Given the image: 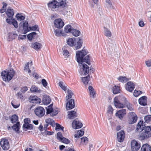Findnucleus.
Here are the masks:
<instances>
[{"label": "nucleus", "mask_w": 151, "mask_h": 151, "mask_svg": "<svg viewBox=\"0 0 151 151\" xmlns=\"http://www.w3.org/2000/svg\"><path fill=\"white\" fill-rule=\"evenodd\" d=\"M31 46L36 50H40L42 47V46L41 43L36 42L32 43L31 45Z\"/></svg>", "instance_id": "a211bd4d"}, {"label": "nucleus", "mask_w": 151, "mask_h": 151, "mask_svg": "<svg viewBox=\"0 0 151 151\" xmlns=\"http://www.w3.org/2000/svg\"><path fill=\"white\" fill-rule=\"evenodd\" d=\"M30 91L32 93H40L41 91L40 89H38V88L35 86H32L30 89Z\"/></svg>", "instance_id": "c756f323"}, {"label": "nucleus", "mask_w": 151, "mask_h": 151, "mask_svg": "<svg viewBox=\"0 0 151 151\" xmlns=\"http://www.w3.org/2000/svg\"><path fill=\"white\" fill-rule=\"evenodd\" d=\"M59 112V111L58 109H54V110L53 109V111L51 114V116H55L58 114Z\"/></svg>", "instance_id": "c03bdc74"}, {"label": "nucleus", "mask_w": 151, "mask_h": 151, "mask_svg": "<svg viewBox=\"0 0 151 151\" xmlns=\"http://www.w3.org/2000/svg\"><path fill=\"white\" fill-rule=\"evenodd\" d=\"M126 114V109H122L118 111L116 113V116L118 117L119 119H122Z\"/></svg>", "instance_id": "f3484780"}, {"label": "nucleus", "mask_w": 151, "mask_h": 151, "mask_svg": "<svg viewBox=\"0 0 151 151\" xmlns=\"http://www.w3.org/2000/svg\"><path fill=\"white\" fill-rule=\"evenodd\" d=\"M82 143L86 145L88 142V138L86 137H82L81 138Z\"/></svg>", "instance_id": "a18cd8bd"}, {"label": "nucleus", "mask_w": 151, "mask_h": 151, "mask_svg": "<svg viewBox=\"0 0 151 151\" xmlns=\"http://www.w3.org/2000/svg\"><path fill=\"white\" fill-rule=\"evenodd\" d=\"M16 17L18 20L20 21L23 20L25 19V17L24 16L19 14H17L16 15Z\"/></svg>", "instance_id": "37998d69"}, {"label": "nucleus", "mask_w": 151, "mask_h": 151, "mask_svg": "<svg viewBox=\"0 0 151 151\" xmlns=\"http://www.w3.org/2000/svg\"><path fill=\"white\" fill-rule=\"evenodd\" d=\"M72 27L70 25H68L64 27V31L66 33H69L71 32Z\"/></svg>", "instance_id": "58836bf2"}, {"label": "nucleus", "mask_w": 151, "mask_h": 151, "mask_svg": "<svg viewBox=\"0 0 151 151\" xmlns=\"http://www.w3.org/2000/svg\"><path fill=\"white\" fill-rule=\"evenodd\" d=\"M29 101L32 103L39 104L41 102V99L37 96H30L29 98Z\"/></svg>", "instance_id": "ddd939ff"}, {"label": "nucleus", "mask_w": 151, "mask_h": 151, "mask_svg": "<svg viewBox=\"0 0 151 151\" xmlns=\"http://www.w3.org/2000/svg\"><path fill=\"white\" fill-rule=\"evenodd\" d=\"M12 24L16 28H17L18 27V25L17 23V22L14 19H12Z\"/></svg>", "instance_id": "6e6d98bb"}, {"label": "nucleus", "mask_w": 151, "mask_h": 151, "mask_svg": "<svg viewBox=\"0 0 151 151\" xmlns=\"http://www.w3.org/2000/svg\"><path fill=\"white\" fill-rule=\"evenodd\" d=\"M71 32L73 35L76 37L79 36L81 33L80 31L74 29H72Z\"/></svg>", "instance_id": "4c0bfd02"}, {"label": "nucleus", "mask_w": 151, "mask_h": 151, "mask_svg": "<svg viewBox=\"0 0 151 151\" xmlns=\"http://www.w3.org/2000/svg\"><path fill=\"white\" fill-rule=\"evenodd\" d=\"M33 128V125L29 123L23 124L22 126L23 130L24 131H26L27 130L32 129Z\"/></svg>", "instance_id": "5701e85b"}, {"label": "nucleus", "mask_w": 151, "mask_h": 151, "mask_svg": "<svg viewBox=\"0 0 151 151\" xmlns=\"http://www.w3.org/2000/svg\"><path fill=\"white\" fill-rule=\"evenodd\" d=\"M72 125L73 129H77L81 128L83 126V124L81 122L76 119L73 122Z\"/></svg>", "instance_id": "1a4fd4ad"}, {"label": "nucleus", "mask_w": 151, "mask_h": 151, "mask_svg": "<svg viewBox=\"0 0 151 151\" xmlns=\"http://www.w3.org/2000/svg\"><path fill=\"white\" fill-rule=\"evenodd\" d=\"M141 93L142 92L141 91H137L136 90H135L134 91L133 94L135 96L137 97L141 94Z\"/></svg>", "instance_id": "8fccbe9b"}, {"label": "nucleus", "mask_w": 151, "mask_h": 151, "mask_svg": "<svg viewBox=\"0 0 151 151\" xmlns=\"http://www.w3.org/2000/svg\"><path fill=\"white\" fill-rule=\"evenodd\" d=\"M26 38V35H19L18 37V40H23L25 39Z\"/></svg>", "instance_id": "680f3d73"}, {"label": "nucleus", "mask_w": 151, "mask_h": 151, "mask_svg": "<svg viewBox=\"0 0 151 151\" xmlns=\"http://www.w3.org/2000/svg\"><path fill=\"white\" fill-rule=\"evenodd\" d=\"M87 53V52L85 50H83L76 52L77 60L79 63V66L80 70L82 72V73H83L85 75L88 74L89 71L90 72L93 73L94 71V68H93L91 66L90 67L89 69L87 65L84 63L85 62L88 65H90V56L88 55L83 58Z\"/></svg>", "instance_id": "f257e3e1"}, {"label": "nucleus", "mask_w": 151, "mask_h": 151, "mask_svg": "<svg viewBox=\"0 0 151 151\" xmlns=\"http://www.w3.org/2000/svg\"><path fill=\"white\" fill-rule=\"evenodd\" d=\"M53 120L50 118H48L45 120V122L46 123L48 124L52 125L53 123Z\"/></svg>", "instance_id": "4d7b16f0"}, {"label": "nucleus", "mask_w": 151, "mask_h": 151, "mask_svg": "<svg viewBox=\"0 0 151 151\" xmlns=\"http://www.w3.org/2000/svg\"><path fill=\"white\" fill-rule=\"evenodd\" d=\"M118 80L120 82L125 83L127 81L128 79L125 76H120L118 78Z\"/></svg>", "instance_id": "ea45409f"}, {"label": "nucleus", "mask_w": 151, "mask_h": 151, "mask_svg": "<svg viewBox=\"0 0 151 151\" xmlns=\"http://www.w3.org/2000/svg\"><path fill=\"white\" fill-rule=\"evenodd\" d=\"M88 90L89 91L90 97L93 98H95L96 96L95 91L93 87L89 86L88 87Z\"/></svg>", "instance_id": "a878e982"}, {"label": "nucleus", "mask_w": 151, "mask_h": 151, "mask_svg": "<svg viewBox=\"0 0 151 151\" xmlns=\"http://www.w3.org/2000/svg\"><path fill=\"white\" fill-rule=\"evenodd\" d=\"M66 106V109L68 110L74 108L75 107L74 100L73 99H71L68 102H67Z\"/></svg>", "instance_id": "dca6fc26"}, {"label": "nucleus", "mask_w": 151, "mask_h": 151, "mask_svg": "<svg viewBox=\"0 0 151 151\" xmlns=\"http://www.w3.org/2000/svg\"><path fill=\"white\" fill-rule=\"evenodd\" d=\"M120 90L119 87L118 86H115L113 88V93L114 94H116L120 93Z\"/></svg>", "instance_id": "c9c22d12"}, {"label": "nucleus", "mask_w": 151, "mask_h": 151, "mask_svg": "<svg viewBox=\"0 0 151 151\" xmlns=\"http://www.w3.org/2000/svg\"><path fill=\"white\" fill-rule=\"evenodd\" d=\"M38 28V26L37 25H35L32 27H29V31L32 30L33 31H36L37 30V29Z\"/></svg>", "instance_id": "3c124183"}, {"label": "nucleus", "mask_w": 151, "mask_h": 151, "mask_svg": "<svg viewBox=\"0 0 151 151\" xmlns=\"http://www.w3.org/2000/svg\"><path fill=\"white\" fill-rule=\"evenodd\" d=\"M114 105L117 108H122L125 106V105L128 104L126 98L123 96L115 97L114 99Z\"/></svg>", "instance_id": "7ed1b4c3"}, {"label": "nucleus", "mask_w": 151, "mask_h": 151, "mask_svg": "<svg viewBox=\"0 0 151 151\" xmlns=\"http://www.w3.org/2000/svg\"><path fill=\"white\" fill-rule=\"evenodd\" d=\"M143 124V121H140L138 123L136 127V130L137 131L140 132L143 130V129L145 128V126H144Z\"/></svg>", "instance_id": "6ab92c4d"}, {"label": "nucleus", "mask_w": 151, "mask_h": 151, "mask_svg": "<svg viewBox=\"0 0 151 151\" xmlns=\"http://www.w3.org/2000/svg\"><path fill=\"white\" fill-rule=\"evenodd\" d=\"M63 4L60 0H53L48 3V6L49 9L53 11L62 12L64 10L65 5V4L61 5Z\"/></svg>", "instance_id": "f03ea898"}, {"label": "nucleus", "mask_w": 151, "mask_h": 151, "mask_svg": "<svg viewBox=\"0 0 151 151\" xmlns=\"http://www.w3.org/2000/svg\"><path fill=\"white\" fill-rule=\"evenodd\" d=\"M104 29L105 35L107 37H111L112 35L111 32L110 31L109 29L105 27H104Z\"/></svg>", "instance_id": "f704fd0d"}, {"label": "nucleus", "mask_w": 151, "mask_h": 151, "mask_svg": "<svg viewBox=\"0 0 151 151\" xmlns=\"http://www.w3.org/2000/svg\"><path fill=\"white\" fill-rule=\"evenodd\" d=\"M7 17L9 18H12L14 15V13L13 9L8 8L6 12Z\"/></svg>", "instance_id": "cd10ccee"}, {"label": "nucleus", "mask_w": 151, "mask_h": 151, "mask_svg": "<svg viewBox=\"0 0 151 151\" xmlns=\"http://www.w3.org/2000/svg\"><path fill=\"white\" fill-rule=\"evenodd\" d=\"M19 24L21 25H23L24 34H26L29 31L28 23L26 21H24L23 22H21Z\"/></svg>", "instance_id": "9d476101"}, {"label": "nucleus", "mask_w": 151, "mask_h": 151, "mask_svg": "<svg viewBox=\"0 0 151 151\" xmlns=\"http://www.w3.org/2000/svg\"><path fill=\"white\" fill-rule=\"evenodd\" d=\"M67 93L68 95L66 96L67 101H68L69 99L71 98L73 94V93L72 91L70 90H69L68 89V90Z\"/></svg>", "instance_id": "a19ab883"}, {"label": "nucleus", "mask_w": 151, "mask_h": 151, "mask_svg": "<svg viewBox=\"0 0 151 151\" xmlns=\"http://www.w3.org/2000/svg\"><path fill=\"white\" fill-rule=\"evenodd\" d=\"M125 87L127 91L131 92L134 88V85L132 82L129 81L127 83Z\"/></svg>", "instance_id": "9b49d317"}, {"label": "nucleus", "mask_w": 151, "mask_h": 151, "mask_svg": "<svg viewBox=\"0 0 151 151\" xmlns=\"http://www.w3.org/2000/svg\"><path fill=\"white\" fill-rule=\"evenodd\" d=\"M53 109H50L49 108H46V114H50L51 115V114L52 112L53 111Z\"/></svg>", "instance_id": "0e129e2a"}, {"label": "nucleus", "mask_w": 151, "mask_h": 151, "mask_svg": "<svg viewBox=\"0 0 151 151\" xmlns=\"http://www.w3.org/2000/svg\"><path fill=\"white\" fill-rule=\"evenodd\" d=\"M147 97L145 96H143L139 98V104L145 106L147 105Z\"/></svg>", "instance_id": "4be33fe9"}, {"label": "nucleus", "mask_w": 151, "mask_h": 151, "mask_svg": "<svg viewBox=\"0 0 151 151\" xmlns=\"http://www.w3.org/2000/svg\"><path fill=\"white\" fill-rule=\"evenodd\" d=\"M60 141L65 144H68L70 142V140L66 138L63 137Z\"/></svg>", "instance_id": "de8ad7c7"}, {"label": "nucleus", "mask_w": 151, "mask_h": 151, "mask_svg": "<svg viewBox=\"0 0 151 151\" xmlns=\"http://www.w3.org/2000/svg\"><path fill=\"white\" fill-rule=\"evenodd\" d=\"M145 121L146 123H149L151 121V115H148L145 117Z\"/></svg>", "instance_id": "79ce46f5"}, {"label": "nucleus", "mask_w": 151, "mask_h": 151, "mask_svg": "<svg viewBox=\"0 0 151 151\" xmlns=\"http://www.w3.org/2000/svg\"><path fill=\"white\" fill-rule=\"evenodd\" d=\"M28 90V88L27 87H24L22 88L21 90L22 92L24 93Z\"/></svg>", "instance_id": "69168bd1"}, {"label": "nucleus", "mask_w": 151, "mask_h": 151, "mask_svg": "<svg viewBox=\"0 0 151 151\" xmlns=\"http://www.w3.org/2000/svg\"><path fill=\"white\" fill-rule=\"evenodd\" d=\"M137 119V115H135L134 117H132L130 119H129V123L130 124H132L135 123Z\"/></svg>", "instance_id": "2f4dec72"}, {"label": "nucleus", "mask_w": 151, "mask_h": 151, "mask_svg": "<svg viewBox=\"0 0 151 151\" xmlns=\"http://www.w3.org/2000/svg\"><path fill=\"white\" fill-rule=\"evenodd\" d=\"M147 14L148 17V19L150 22H151V11L148 12Z\"/></svg>", "instance_id": "774afa93"}, {"label": "nucleus", "mask_w": 151, "mask_h": 151, "mask_svg": "<svg viewBox=\"0 0 151 151\" xmlns=\"http://www.w3.org/2000/svg\"><path fill=\"white\" fill-rule=\"evenodd\" d=\"M126 106L127 107L128 109L130 111H132L133 110V108L132 106V105L129 103L128 102V104H127L125 105V106Z\"/></svg>", "instance_id": "13d9d810"}, {"label": "nucleus", "mask_w": 151, "mask_h": 151, "mask_svg": "<svg viewBox=\"0 0 151 151\" xmlns=\"http://www.w3.org/2000/svg\"><path fill=\"white\" fill-rule=\"evenodd\" d=\"M18 119V116L16 114H14L12 115L10 119L11 122L13 124L15 123L16 122H17Z\"/></svg>", "instance_id": "c85d7f7f"}, {"label": "nucleus", "mask_w": 151, "mask_h": 151, "mask_svg": "<svg viewBox=\"0 0 151 151\" xmlns=\"http://www.w3.org/2000/svg\"><path fill=\"white\" fill-rule=\"evenodd\" d=\"M84 132L83 129H81L77 132V134L75 135L74 137L76 138H78L83 136L84 134Z\"/></svg>", "instance_id": "72a5a7b5"}, {"label": "nucleus", "mask_w": 151, "mask_h": 151, "mask_svg": "<svg viewBox=\"0 0 151 151\" xmlns=\"http://www.w3.org/2000/svg\"><path fill=\"white\" fill-rule=\"evenodd\" d=\"M106 2L107 3L108 7L111 8L112 7V4L110 0H106Z\"/></svg>", "instance_id": "5fc2aeb1"}, {"label": "nucleus", "mask_w": 151, "mask_h": 151, "mask_svg": "<svg viewBox=\"0 0 151 151\" xmlns=\"http://www.w3.org/2000/svg\"><path fill=\"white\" fill-rule=\"evenodd\" d=\"M45 112L44 109L41 106L37 107L35 110V114L38 117L40 118L44 116Z\"/></svg>", "instance_id": "0eeeda50"}, {"label": "nucleus", "mask_w": 151, "mask_h": 151, "mask_svg": "<svg viewBox=\"0 0 151 151\" xmlns=\"http://www.w3.org/2000/svg\"><path fill=\"white\" fill-rule=\"evenodd\" d=\"M0 144L4 150H7L9 148V144L7 139H2L0 141Z\"/></svg>", "instance_id": "6e6552de"}, {"label": "nucleus", "mask_w": 151, "mask_h": 151, "mask_svg": "<svg viewBox=\"0 0 151 151\" xmlns=\"http://www.w3.org/2000/svg\"><path fill=\"white\" fill-rule=\"evenodd\" d=\"M76 40L75 38L68 39L67 41L68 44L70 46L72 47L76 44Z\"/></svg>", "instance_id": "aec40b11"}, {"label": "nucleus", "mask_w": 151, "mask_h": 151, "mask_svg": "<svg viewBox=\"0 0 151 151\" xmlns=\"http://www.w3.org/2000/svg\"><path fill=\"white\" fill-rule=\"evenodd\" d=\"M82 40L81 38L79 37V40L77 42V45L75 47L76 50L78 49L81 48L82 46Z\"/></svg>", "instance_id": "e433bc0d"}, {"label": "nucleus", "mask_w": 151, "mask_h": 151, "mask_svg": "<svg viewBox=\"0 0 151 151\" xmlns=\"http://www.w3.org/2000/svg\"><path fill=\"white\" fill-rule=\"evenodd\" d=\"M113 108L111 106L108 107L107 110L108 113H111L113 112Z\"/></svg>", "instance_id": "338daca9"}, {"label": "nucleus", "mask_w": 151, "mask_h": 151, "mask_svg": "<svg viewBox=\"0 0 151 151\" xmlns=\"http://www.w3.org/2000/svg\"><path fill=\"white\" fill-rule=\"evenodd\" d=\"M17 36V35L14 32H9L8 34V40L10 41L15 39Z\"/></svg>", "instance_id": "412c9836"}, {"label": "nucleus", "mask_w": 151, "mask_h": 151, "mask_svg": "<svg viewBox=\"0 0 151 151\" xmlns=\"http://www.w3.org/2000/svg\"><path fill=\"white\" fill-rule=\"evenodd\" d=\"M14 74V71L12 69L4 70L1 74L2 79L6 82H9L13 78Z\"/></svg>", "instance_id": "20e7f679"}, {"label": "nucleus", "mask_w": 151, "mask_h": 151, "mask_svg": "<svg viewBox=\"0 0 151 151\" xmlns=\"http://www.w3.org/2000/svg\"><path fill=\"white\" fill-rule=\"evenodd\" d=\"M55 27L58 28H61L63 27L64 24L61 19H55L54 21Z\"/></svg>", "instance_id": "f8f14e48"}, {"label": "nucleus", "mask_w": 151, "mask_h": 151, "mask_svg": "<svg viewBox=\"0 0 151 151\" xmlns=\"http://www.w3.org/2000/svg\"><path fill=\"white\" fill-rule=\"evenodd\" d=\"M63 55L65 56V58H68L69 56V52L66 50H63Z\"/></svg>", "instance_id": "864d4df0"}, {"label": "nucleus", "mask_w": 151, "mask_h": 151, "mask_svg": "<svg viewBox=\"0 0 151 151\" xmlns=\"http://www.w3.org/2000/svg\"><path fill=\"white\" fill-rule=\"evenodd\" d=\"M90 76L88 75L87 76L81 78V80L83 84L86 86L87 85L88 82L89 81Z\"/></svg>", "instance_id": "7c9ffc66"}, {"label": "nucleus", "mask_w": 151, "mask_h": 151, "mask_svg": "<svg viewBox=\"0 0 151 151\" xmlns=\"http://www.w3.org/2000/svg\"><path fill=\"white\" fill-rule=\"evenodd\" d=\"M51 101V99L49 96H45L42 99V102L44 104L47 105L49 104Z\"/></svg>", "instance_id": "393cba45"}, {"label": "nucleus", "mask_w": 151, "mask_h": 151, "mask_svg": "<svg viewBox=\"0 0 151 151\" xmlns=\"http://www.w3.org/2000/svg\"><path fill=\"white\" fill-rule=\"evenodd\" d=\"M19 122H17L16 124L13 125L12 127V128L16 132L19 133Z\"/></svg>", "instance_id": "473e14b6"}, {"label": "nucleus", "mask_w": 151, "mask_h": 151, "mask_svg": "<svg viewBox=\"0 0 151 151\" xmlns=\"http://www.w3.org/2000/svg\"><path fill=\"white\" fill-rule=\"evenodd\" d=\"M141 147L139 142L135 139L132 140L131 142V147L132 151H138Z\"/></svg>", "instance_id": "423d86ee"}, {"label": "nucleus", "mask_w": 151, "mask_h": 151, "mask_svg": "<svg viewBox=\"0 0 151 151\" xmlns=\"http://www.w3.org/2000/svg\"><path fill=\"white\" fill-rule=\"evenodd\" d=\"M64 128L63 127L60 125L58 124H56V127H55L56 130L57 129H61L62 131H63Z\"/></svg>", "instance_id": "603ef678"}, {"label": "nucleus", "mask_w": 151, "mask_h": 151, "mask_svg": "<svg viewBox=\"0 0 151 151\" xmlns=\"http://www.w3.org/2000/svg\"><path fill=\"white\" fill-rule=\"evenodd\" d=\"M29 65L30 66H31L32 65V61L30 62H28L25 65V66L24 67V70L26 71L28 70V73H30L31 71L30 70L29 68Z\"/></svg>", "instance_id": "bb28decb"}, {"label": "nucleus", "mask_w": 151, "mask_h": 151, "mask_svg": "<svg viewBox=\"0 0 151 151\" xmlns=\"http://www.w3.org/2000/svg\"><path fill=\"white\" fill-rule=\"evenodd\" d=\"M76 109L68 112V117L70 119H73L78 116Z\"/></svg>", "instance_id": "2eb2a0df"}, {"label": "nucleus", "mask_w": 151, "mask_h": 151, "mask_svg": "<svg viewBox=\"0 0 151 151\" xmlns=\"http://www.w3.org/2000/svg\"><path fill=\"white\" fill-rule=\"evenodd\" d=\"M59 86L64 91L66 90V87L64 86L63 85V82L62 81H60L59 83Z\"/></svg>", "instance_id": "09e8293b"}, {"label": "nucleus", "mask_w": 151, "mask_h": 151, "mask_svg": "<svg viewBox=\"0 0 151 151\" xmlns=\"http://www.w3.org/2000/svg\"><path fill=\"white\" fill-rule=\"evenodd\" d=\"M151 126L145 127L144 130L140 134V139L142 140L147 139L151 136Z\"/></svg>", "instance_id": "39448f33"}, {"label": "nucleus", "mask_w": 151, "mask_h": 151, "mask_svg": "<svg viewBox=\"0 0 151 151\" xmlns=\"http://www.w3.org/2000/svg\"><path fill=\"white\" fill-rule=\"evenodd\" d=\"M63 137L62 136V134L61 132H58L57 134V138L58 139H59L60 141L63 138Z\"/></svg>", "instance_id": "49530a36"}, {"label": "nucleus", "mask_w": 151, "mask_h": 151, "mask_svg": "<svg viewBox=\"0 0 151 151\" xmlns=\"http://www.w3.org/2000/svg\"><path fill=\"white\" fill-rule=\"evenodd\" d=\"M141 151H151V147L147 144H144L141 148Z\"/></svg>", "instance_id": "b1692460"}, {"label": "nucleus", "mask_w": 151, "mask_h": 151, "mask_svg": "<svg viewBox=\"0 0 151 151\" xmlns=\"http://www.w3.org/2000/svg\"><path fill=\"white\" fill-rule=\"evenodd\" d=\"M42 83L43 86L46 87L47 85V83L45 79H42L41 81Z\"/></svg>", "instance_id": "052dcab7"}, {"label": "nucleus", "mask_w": 151, "mask_h": 151, "mask_svg": "<svg viewBox=\"0 0 151 151\" xmlns=\"http://www.w3.org/2000/svg\"><path fill=\"white\" fill-rule=\"evenodd\" d=\"M54 33L55 35L57 36H59L61 34V31L60 32V30L58 29L55 30Z\"/></svg>", "instance_id": "bf43d9fd"}, {"label": "nucleus", "mask_w": 151, "mask_h": 151, "mask_svg": "<svg viewBox=\"0 0 151 151\" xmlns=\"http://www.w3.org/2000/svg\"><path fill=\"white\" fill-rule=\"evenodd\" d=\"M30 123V121L29 119L27 118L24 119V124H29Z\"/></svg>", "instance_id": "e2e57ef3"}, {"label": "nucleus", "mask_w": 151, "mask_h": 151, "mask_svg": "<svg viewBox=\"0 0 151 151\" xmlns=\"http://www.w3.org/2000/svg\"><path fill=\"white\" fill-rule=\"evenodd\" d=\"M125 137V133L124 131L121 130L117 133V138L119 142H122Z\"/></svg>", "instance_id": "4468645a"}]
</instances>
